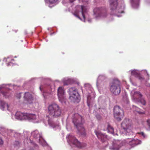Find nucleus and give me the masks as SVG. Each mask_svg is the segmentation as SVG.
Here are the masks:
<instances>
[{
    "label": "nucleus",
    "mask_w": 150,
    "mask_h": 150,
    "mask_svg": "<svg viewBox=\"0 0 150 150\" xmlns=\"http://www.w3.org/2000/svg\"><path fill=\"white\" fill-rule=\"evenodd\" d=\"M125 100H126V101H125L126 103L127 104H129V102L128 101V99L127 96H125Z\"/></svg>",
    "instance_id": "nucleus-39"
},
{
    "label": "nucleus",
    "mask_w": 150,
    "mask_h": 150,
    "mask_svg": "<svg viewBox=\"0 0 150 150\" xmlns=\"http://www.w3.org/2000/svg\"><path fill=\"white\" fill-rule=\"evenodd\" d=\"M27 114V112H22L20 111H17L16 113L15 117L16 119L19 120H26Z\"/></svg>",
    "instance_id": "nucleus-24"
},
{
    "label": "nucleus",
    "mask_w": 150,
    "mask_h": 150,
    "mask_svg": "<svg viewBox=\"0 0 150 150\" xmlns=\"http://www.w3.org/2000/svg\"><path fill=\"white\" fill-rule=\"evenodd\" d=\"M109 87L110 91L115 95H118L120 93V82L118 79H114L110 83Z\"/></svg>",
    "instance_id": "nucleus-9"
},
{
    "label": "nucleus",
    "mask_w": 150,
    "mask_h": 150,
    "mask_svg": "<svg viewBox=\"0 0 150 150\" xmlns=\"http://www.w3.org/2000/svg\"><path fill=\"white\" fill-rule=\"evenodd\" d=\"M21 93H20L17 94V97L18 98H20L21 97Z\"/></svg>",
    "instance_id": "nucleus-41"
},
{
    "label": "nucleus",
    "mask_w": 150,
    "mask_h": 150,
    "mask_svg": "<svg viewBox=\"0 0 150 150\" xmlns=\"http://www.w3.org/2000/svg\"><path fill=\"white\" fill-rule=\"evenodd\" d=\"M24 136L23 137V139L24 140V144H30L31 146L32 147L33 150L38 149L39 148L38 145L34 141L31 140L30 139V133L28 131L24 132H23Z\"/></svg>",
    "instance_id": "nucleus-13"
},
{
    "label": "nucleus",
    "mask_w": 150,
    "mask_h": 150,
    "mask_svg": "<svg viewBox=\"0 0 150 150\" xmlns=\"http://www.w3.org/2000/svg\"><path fill=\"white\" fill-rule=\"evenodd\" d=\"M48 123L50 127L52 128L54 130L60 129V127L58 123H55L50 119L48 120Z\"/></svg>",
    "instance_id": "nucleus-25"
},
{
    "label": "nucleus",
    "mask_w": 150,
    "mask_h": 150,
    "mask_svg": "<svg viewBox=\"0 0 150 150\" xmlns=\"http://www.w3.org/2000/svg\"><path fill=\"white\" fill-rule=\"evenodd\" d=\"M107 78L105 74H100L96 80V87L99 91L105 88L106 86Z\"/></svg>",
    "instance_id": "nucleus-12"
},
{
    "label": "nucleus",
    "mask_w": 150,
    "mask_h": 150,
    "mask_svg": "<svg viewBox=\"0 0 150 150\" xmlns=\"http://www.w3.org/2000/svg\"><path fill=\"white\" fill-rule=\"evenodd\" d=\"M21 145V142H19L18 141H16L14 143V145L15 147H19Z\"/></svg>",
    "instance_id": "nucleus-34"
},
{
    "label": "nucleus",
    "mask_w": 150,
    "mask_h": 150,
    "mask_svg": "<svg viewBox=\"0 0 150 150\" xmlns=\"http://www.w3.org/2000/svg\"><path fill=\"white\" fill-rule=\"evenodd\" d=\"M16 86L15 85H13L11 84H3L0 85V99L2 96L5 98L9 97L10 95V91L8 87H14ZM0 109L3 110H7L8 111H10L11 108L10 105L4 101L0 100Z\"/></svg>",
    "instance_id": "nucleus-2"
},
{
    "label": "nucleus",
    "mask_w": 150,
    "mask_h": 150,
    "mask_svg": "<svg viewBox=\"0 0 150 150\" xmlns=\"http://www.w3.org/2000/svg\"><path fill=\"white\" fill-rule=\"evenodd\" d=\"M17 32V31H16L15 32Z\"/></svg>",
    "instance_id": "nucleus-45"
},
{
    "label": "nucleus",
    "mask_w": 150,
    "mask_h": 150,
    "mask_svg": "<svg viewBox=\"0 0 150 150\" xmlns=\"http://www.w3.org/2000/svg\"><path fill=\"white\" fill-rule=\"evenodd\" d=\"M76 9L74 15L81 21L85 22L86 18L88 15L86 7L83 5H78L76 6Z\"/></svg>",
    "instance_id": "nucleus-6"
},
{
    "label": "nucleus",
    "mask_w": 150,
    "mask_h": 150,
    "mask_svg": "<svg viewBox=\"0 0 150 150\" xmlns=\"http://www.w3.org/2000/svg\"><path fill=\"white\" fill-rule=\"evenodd\" d=\"M3 61L5 62H8V63H6L7 66H13L14 64V63L13 62L14 59L11 57H8L6 59L4 58Z\"/></svg>",
    "instance_id": "nucleus-26"
},
{
    "label": "nucleus",
    "mask_w": 150,
    "mask_h": 150,
    "mask_svg": "<svg viewBox=\"0 0 150 150\" xmlns=\"http://www.w3.org/2000/svg\"><path fill=\"white\" fill-rule=\"evenodd\" d=\"M132 108L133 109V110L134 111H136L137 112H139V113H140L141 112L139 111V108L136 106L133 105H132Z\"/></svg>",
    "instance_id": "nucleus-35"
},
{
    "label": "nucleus",
    "mask_w": 150,
    "mask_h": 150,
    "mask_svg": "<svg viewBox=\"0 0 150 150\" xmlns=\"http://www.w3.org/2000/svg\"><path fill=\"white\" fill-rule=\"evenodd\" d=\"M96 118L98 120H100L101 118V116L99 114H97L96 115Z\"/></svg>",
    "instance_id": "nucleus-38"
},
{
    "label": "nucleus",
    "mask_w": 150,
    "mask_h": 150,
    "mask_svg": "<svg viewBox=\"0 0 150 150\" xmlns=\"http://www.w3.org/2000/svg\"><path fill=\"white\" fill-rule=\"evenodd\" d=\"M62 81L64 85H68L70 84L73 83L74 82V80L72 79H67L66 78L62 79Z\"/></svg>",
    "instance_id": "nucleus-29"
},
{
    "label": "nucleus",
    "mask_w": 150,
    "mask_h": 150,
    "mask_svg": "<svg viewBox=\"0 0 150 150\" xmlns=\"http://www.w3.org/2000/svg\"><path fill=\"white\" fill-rule=\"evenodd\" d=\"M72 121L78 132L83 136H85L86 134L85 129L83 125L84 121L82 116L77 113H75L72 116Z\"/></svg>",
    "instance_id": "nucleus-4"
},
{
    "label": "nucleus",
    "mask_w": 150,
    "mask_h": 150,
    "mask_svg": "<svg viewBox=\"0 0 150 150\" xmlns=\"http://www.w3.org/2000/svg\"><path fill=\"white\" fill-rule=\"evenodd\" d=\"M57 95L59 101L63 104H65L66 98L65 91L63 87L59 86L58 88Z\"/></svg>",
    "instance_id": "nucleus-18"
},
{
    "label": "nucleus",
    "mask_w": 150,
    "mask_h": 150,
    "mask_svg": "<svg viewBox=\"0 0 150 150\" xmlns=\"http://www.w3.org/2000/svg\"><path fill=\"white\" fill-rule=\"evenodd\" d=\"M109 3L110 9V14L118 17L122 16L124 13V10L125 7L124 2L121 1V5L118 4L117 0H109Z\"/></svg>",
    "instance_id": "nucleus-3"
},
{
    "label": "nucleus",
    "mask_w": 150,
    "mask_h": 150,
    "mask_svg": "<svg viewBox=\"0 0 150 150\" xmlns=\"http://www.w3.org/2000/svg\"><path fill=\"white\" fill-rule=\"evenodd\" d=\"M140 134L142 136L143 138H146L147 137V136L146 135L144 132H141L140 133Z\"/></svg>",
    "instance_id": "nucleus-36"
},
{
    "label": "nucleus",
    "mask_w": 150,
    "mask_h": 150,
    "mask_svg": "<svg viewBox=\"0 0 150 150\" xmlns=\"http://www.w3.org/2000/svg\"><path fill=\"white\" fill-rule=\"evenodd\" d=\"M84 86L86 90V94L87 96V104L88 106L90 107L91 101L95 97V93L91 86L88 83H85Z\"/></svg>",
    "instance_id": "nucleus-8"
},
{
    "label": "nucleus",
    "mask_w": 150,
    "mask_h": 150,
    "mask_svg": "<svg viewBox=\"0 0 150 150\" xmlns=\"http://www.w3.org/2000/svg\"><path fill=\"white\" fill-rule=\"evenodd\" d=\"M58 1V0H45L46 4L50 8L56 4Z\"/></svg>",
    "instance_id": "nucleus-28"
},
{
    "label": "nucleus",
    "mask_w": 150,
    "mask_h": 150,
    "mask_svg": "<svg viewBox=\"0 0 150 150\" xmlns=\"http://www.w3.org/2000/svg\"><path fill=\"white\" fill-rule=\"evenodd\" d=\"M94 15L96 19L99 20L106 17V10L103 8H96L93 10Z\"/></svg>",
    "instance_id": "nucleus-16"
},
{
    "label": "nucleus",
    "mask_w": 150,
    "mask_h": 150,
    "mask_svg": "<svg viewBox=\"0 0 150 150\" xmlns=\"http://www.w3.org/2000/svg\"><path fill=\"white\" fill-rule=\"evenodd\" d=\"M26 120L34 123H38L41 121L38 115H36L35 114L27 113Z\"/></svg>",
    "instance_id": "nucleus-20"
},
{
    "label": "nucleus",
    "mask_w": 150,
    "mask_h": 150,
    "mask_svg": "<svg viewBox=\"0 0 150 150\" xmlns=\"http://www.w3.org/2000/svg\"><path fill=\"white\" fill-rule=\"evenodd\" d=\"M114 117L118 121L121 120L124 115V112L118 106H116L113 109Z\"/></svg>",
    "instance_id": "nucleus-19"
},
{
    "label": "nucleus",
    "mask_w": 150,
    "mask_h": 150,
    "mask_svg": "<svg viewBox=\"0 0 150 150\" xmlns=\"http://www.w3.org/2000/svg\"><path fill=\"white\" fill-rule=\"evenodd\" d=\"M132 100L136 103L139 102L142 104L145 105L146 102L142 98V95L139 91L133 90L131 93Z\"/></svg>",
    "instance_id": "nucleus-14"
},
{
    "label": "nucleus",
    "mask_w": 150,
    "mask_h": 150,
    "mask_svg": "<svg viewBox=\"0 0 150 150\" xmlns=\"http://www.w3.org/2000/svg\"><path fill=\"white\" fill-rule=\"evenodd\" d=\"M69 99L74 102L78 103L80 100V96L77 89L75 87H71L68 91Z\"/></svg>",
    "instance_id": "nucleus-15"
},
{
    "label": "nucleus",
    "mask_w": 150,
    "mask_h": 150,
    "mask_svg": "<svg viewBox=\"0 0 150 150\" xmlns=\"http://www.w3.org/2000/svg\"><path fill=\"white\" fill-rule=\"evenodd\" d=\"M147 125L150 128V118H149L146 121Z\"/></svg>",
    "instance_id": "nucleus-37"
},
{
    "label": "nucleus",
    "mask_w": 150,
    "mask_h": 150,
    "mask_svg": "<svg viewBox=\"0 0 150 150\" xmlns=\"http://www.w3.org/2000/svg\"><path fill=\"white\" fill-rule=\"evenodd\" d=\"M91 21H92V20L91 19H88V22L89 23H91Z\"/></svg>",
    "instance_id": "nucleus-42"
},
{
    "label": "nucleus",
    "mask_w": 150,
    "mask_h": 150,
    "mask_svg": "<svg viewBox=\"0 0 150 150\" xmlns=\"http://www.w3.org/2000/svg\"><path fill=\"white\" fill-rule=\"evenodd\" d=\"M99 99H100V98H99V99H98L99 101Z\"/></svg>",
    "instance_id": "nucleus-44"
},
{
    "label": "nucleus",
    "mask_w": 150,
    "mask_h": 150,
    "mask_svg": "<svg viewBox=\"0 0 150 150\" xmlns=\"http://www.w3.org/2000/svg\"><path fill=\"white\" fill-rule=\"evenodd\" d=\"M31 135L34 140L38 142L42 146H47V143L42 137L41 133L39 132L38 130H36L33 131L31 133Z\"/></svg>",
    "instance_id": "nucleus-11"
},
{
    "label": "nucleus",
    "mask_w": 150,
    "mask_h": 150,
    "mask_svg": "<svg viewBox=\"0 0 150 150\" xmlns=\"http://www.w3.org/2000/svg\"><path fill=\"white\" fill-rule=\"evenodd\" d=\"M1 131L3 132L4 131L9 136H13L15 131L11 129H8L6 128L1 129Z\"/></svg>",
    "instance_id": "nucleus-31"
},
{
    "label": "nucleus",
    "mask_w": 150,
    "mask_h": 150,
    "mask_svg": "<svg viewBox=\"0 0 150 150\" xmlns=\"http://www.w3.org/2000/svg\"><path fill=\"white\" fill-rule=\"evenodd\" d=\"M48 112L50 116L57 117L61 115L62 110L57 104L53 103L49 105L48 107Z\"/></svg>",
    "instance_id": "nucleus-7"
},
{
    "label": "nucleus",
    "mask_w": 150,
    "mask_h": 150,
    "mask_svg": "<svg viewBox=\"0 0 150 150\" xmlns=\"http://www.w3.org/2000/svg\"><path fill=\"white\" fill-rule=\"evenodd\" d=\"M56 81H58V82H59V81L58 80H56Z\"/></svg>",
    "instance_id": "nucleus-43"
},
{
    "label": "nucleus",
    "mask_w": 150,
    "mask_h": 150,
    "mask_svg": "<svg viewBox=\"0 0 150 150\" xmlns=\"http://www.w3.org/2000/svg\"><path fill=\"white\" fill-rule=\"evenodd\" d=\"M66 138L68 143L71 146L81 148L85 146V144L80 142L72 134H68Z\"/></svg>",
    "instance_id": "nucleus-10"
},
{
    "label": "nucleus",
    "mask_w": 150,
    "mask_h": 150,
    "mask_svg": "<svg viewBox=\"0 0 150 150\" xmlns=\"http://www.w3.org/2000/svg\"><path fill=\"white\" fill-rule=\"evenodd\" d=\"M24 100L27 103L31 105L33 103L34 98L31 93L28 92H25L24 93Z\"/></svg>",
    "instance_id": "nucleus-22"
},
{
    "label": "nucleus",
    "mask_w": 150,
    "mask_h": 150,
    "mask_svg": "<svg viewBox=\"0 0 150 150\" xmlns=\"http://www.w3.org/2000/svg\"><path fill=\"white\" fill-rule=\"evenodd\" d=\"M94 132L98 139L102 142L105 141L107 139V136L101 133L100 131L95 130Z\"/></svg>",
    "instance_id": "nucleus-23"
},
{
    "label": "nucleus",
    "mask_w": 150,
    "mask_h": 150,
    "mask_svg": "<svg viewBox=\"0 0 150 150\" xmlns=\"http://www.w3.org/2000/svg\"><path fill=\"white\" fill-rule=\"evenodd\" d=\"M132 7L134 9H137L139 7L140 0H130Z\"/></svg>",
    "instance_id": "nucleus-27"
},
{
    "label": "nucleus",
    "mask_w": 150,
    "mask_h": 150,
    "mask_svg": "<svg viewBox=\"0 0 150 150\" xmlns=\"http://www.w3.org/2000/svg\"><path fill=\"white\" fill-rule=\"evenodd\" d=\"M40 89L41 92L43 91L42 95L44 98H47V96L54 92L55 90L53 85H45L44 86H41Z\"/></svg>",
    "instance_id": "nucleus-17"
},
{
    "label": "nucleus",
    "mask_w": 150,
    "mask_h": 150,
    "mask_svg": "<svg viewBox=\"0 0 150 150\" xmlns=\"http://www.w3.org/2000/svg\"><path fill=\"white\" fill-rule=\"evenodd\" d=\"M3 144V141L2 139L0 138V145H2Z\"/></svg>",
    "instance_id": "nucleus-40"
},
{
    "label": "nucleus",
    "mask_w": 150,
    "mask_h": 150,
    "mask_svg": "<svg viewBox=\"0 0 150 150\" xmlns=\"http://www.w3.org/2000/svg\"><path fill=\"white\" fill-rule=\"evenodd\" d=\"M121 131H120L121 134L123 136H129L130 138L123 140L124 146H128L131 147H134L141 144V140L133 138L134 134L132 131V127L130 121L128 119H125L121 124Z\"/></svg>",
    "instance_id": "nucleus-1"
},
{
    "label": "nucleus",
    "mask_w": 150,
    "mask_h": 150,
    "mask_svg": "<svg viewBox=\"0 0 150 150\" xmlns=\"http://www.w3.org/2000/svg\"><path fill=\"white\" fill-rule=\"evenodd\" d=\"M13 136H14V137L21 139H23V137L22 135H21L20 133L16 132H15Z\"/></svg>",
    "instance_id": "nucleus-33"
},
{
    "label": "nucleus",
    "mask_w": 150,
    "mask_h": 150,
    "mask_svg": "<svg viewBox=\"0 0 150 150\" xmlns=\"http://www.w3.org/2000/svg\"><path fill=\"white\" fill-rule=\"evenodd\" d=\"M131 75L137 78L142 83L146 82L149 79V75L146 70L139 71L134 69L129 71Z\"/></svg>",
    "instance_id": "nucleus-5"
},
{
    "label": "nucleus",
    "mask_w": 150,
    "mask_h": 150,
    "mask_svg": "<svg viewBox=\"0 0 150 150\" xmlns=\"http://www.w3.org/2000/svg\"><path fill=\"white\" fill-rule=\"evenodd\" d=\"M107 130L108 132L112 134L114 136H118L117 133L115 131L112 127L110 125L108 124L107 127Z\"/></svg>",
    "instance_id": "nucleus-30"
},
{
    "label": "nucleus",
    "mask_w": 150,
    "mask_h": 150,
    "mask_svg": "<svg viewBox=\"0 0 150 150\" xmlns=\"http://www.w3.org/2000/svg\"><path fill=\"white\" fill-rule=\"evenodd\" d=\"M75 0H63L62 1V3L64 5L68 6L69 5L70 6H72V3Z\"/></svg>",
    "instance_id": "nucleus-32"
},
{
    "label": "nucleus",
    "mask_w": 150,
    "mask_h": 150,
    "mask_svg": "<svg viewBox=\"0 0 150 150\" xmlns=\"http://www.w3.org/2000/svg\"><path fill=\"white\" fill-rule=\"evenodd\" d=\"M124 146V143L123 140H114L112 145L109 146V149L113 150H119L122 147Z\"/></svg>",
    "instance_id": "nucleus-21"
}]
</instances>
